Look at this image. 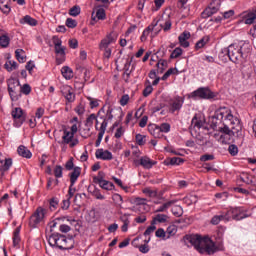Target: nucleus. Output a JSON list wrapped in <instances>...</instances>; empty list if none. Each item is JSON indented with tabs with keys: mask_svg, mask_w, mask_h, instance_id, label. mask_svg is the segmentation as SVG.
I'll list each match as a JSON object with an SVG mask.
<instances>
[{
	"mask_svg": "<svg viewBox=\"0 0 256 256\" xmlns=\"http://www.w3.org/2000/svg\"><path fill=\"white\" fill-rule=\"evenodd\" d=\"M210 127L214 131H219L228 137H243V125L241 120L233 116L231 109L220 107L214 112V115L209 117Z\"/></svg>",
	"mask_w": 256,
	"mask_h": 256,
	"instance_id": "nucleus-1",
	"label": "nucleus"
},
{
	"mask_svg": "<svg viewBox=\"0 0 256 256\" xmlns=\"http://www.w3.org/2000/svg\"><path fill=\"white\" fill-rule=\"evenodd\" d=\"M184 242L186 245L190 244V247H194L201 255L205 253L207 255H215L217 251H223V245L217 246L209 237L203 238L198 234L185 235Z\"/></svg>",
	"mask_w": 256,
	"mask_h": 256,
	"instance_id": "nucleus-2",
	"label": "nucleus"
},
{
	"mask_svg": "<svg viewBox=\"0 0 256 256\" xmlns=\"http://www.w3.org/2000/svg\"><path fill=\"white\" fill-rule=\"evenodd\" d=\"M222 55H227L232 63H243L251 53V44L243 42L242 44H230L222 49Z\"/></svg>",
	"mask_w": 256,
	"mask_h": 256,
	"instance_id": "nucleus-3",
	"label": "nucleus"
},
{
	"mask_svg": "<svg viewBox=\"0 0 256 256\" xmlns=\"http://www.w3.org/2000/svg\"><path fill=\"white\" fill-rule=\"evenodd\" d=\"M220 221H231L233 219L234 221H241V219H247L249 217V214H247V211L243 207H235L230 208L226 212H223L222 214L218 215Z\"/></svg>",
	"mask_w": 256,
	"mask_h": 256,
	"instance_id": "nucleus-4",
	"label": "nucleus"
},
{
	"mask_svg": "<svg viewBox=\"0 0 256 256\" xmlns=\"http://www.w3.org/2000/svg\"><path fill=\"white\" fill-rule=\"evenodd\" d=\"M115 41H117V36H115L113 32L107 34L106 37L100 41L99 49L100 51H104L103 57L105 59L111 58L112 50L109 48V46L112 43H115Z\"/></svg>",
	"mask_w": 256,
	"mask_h": 256,
	"instance_id": "nucleus-5",
	"label": "nucleus"
},
{
	"mask_svg": "<svg viewBox=\"0 0 256 256\" xmlns=\"http://www.w3.org/2000/svg\"><path fill=\"white\" fill-rule=\"evenodd\" d=\"M7 86H8V93L11 98V101H19V99H21V92H20L21 82L19 81V79H16V78L8 79Z\"/></svg>",
	"mask_w": 256,
	"mask_h": 256,
	"instance_id": "nucleus-6",
	"label": "nucleus"
},
{
	"mask_svg": "<svg viewBox=\"0 0 256 256\" xmlns=\"http://www.w3.org/2000/svg\"><path fill=\"white\" fill-rule=\"evenodd\" d=\"M192 99H215L217 94L207 87H201L191 93Z\"/></svg>",
	"mask_w": 256,
	"mask_h": 256,
	"instance_id": "nucleus-7",
	"label": "nucleus"
},
{
	"mask_svg": "<svg viewBox=\"0 0 256 256\" xmlns=\"http://www.w3.org/2000/svg\"><path fill=\"white\" fill-rule=\"evenodd\" d=\"M81 177V167L74 168V171L69 174L70 178V186L68 190L67 199H73V196L75 195V191H77L75 187V183H77V179Z\"/></svg>",
	"mask_w": 256,
	"mask_h": 256,
	"instance_id": "nucleus-8",
	"label": "nucleus"
},
{
	"mask_svg": "<svg viewBox=\"0 0 256 256\" xmlns=\"http://www.w3.org/2000/svg\"><path fill=\"white\" fill-rule=\"evenodd\" d=\"M45 219V209L43 207H38L36 211L30 217L29 225L32 229H36L37 225Z\"/></svg>",
	"mask_w": 256,
	"mask_h": 256,
	"instance_id": "nucleus-9",
	"label": "nucleus"
},
{
	"mask_svg": "<svg viewBox=\"0 0 256 256\" xmlns=\"http://www.w3.org/2000/svg\"><path fill=\"white\" fill-rule=\"evenodd\" d=\"M53 43H54L55 53L60 57V58L59 57L56 58V63L57 65H61V63L65 61V46L61 45L63 41H61V39L59 38H54Z\"/></svg>",
	"mask_w": 256,
	"mask_h": 256,
	"instance_id": "nucleus-10",
	"label": "nucleus"
},
{
	"mask_svg": "<svg viewBox=\"0 0 256 256\" xmlns=\"http://www.w3.org/2000/svg\"><path fill=\"white\" fill-rule=\"evenodd\" d=\"M63 241H65V236L61 234H52L48 243L51 247H58V249H70L71 246H63Z\"/></svg>",
	"mask_w": 256,
	"mask_h": 256,
	"instance_id": "nucleus-11",
	"label": "nucleus"
},
{
	"mask_svg": "<svg viewBox=\"0 0 256 256\" xmlns=\"http://www.w3.org/2000/svg\"><path fill=\"white\" fill-rule=\"evenodd\" d=\"M11 115L14 119V127H21L25 123L26 116L22 108H15L12 110Z\"/></svg>",
	"mask_w": 256,
	"mask_h": 256,
	"instance_id": "nucleus-12",
	"label": "nucleus"
},
{
	"mask_svg": "<svg viewBox=\"0 0 256 256\" xmlns=\"http://www.w3.org/2000/svg\"><path fill=\"white\" fill-rule=\"evenodd\" d=\"M183 103H185V98L181 96H176L169 102V111L170 113H175V111H181L183 107Z\"/></svg>",
	"mask_w": 256,
	"mask_h": 256,
	"instance_id": "nucleus-13",
	"label": "nucleus"
},
{
	"mask_svg": "<svg viewBox=\"0 0 256 256\" xmlns=\"http://www.w3.org/2000/svg\"><path fill=\"white\" fill-rule=\"evenodd\" d=\"M134 165L136 167H143L144 169H153V165H157V162L151 160V158L144 156L141 157L140 160H134Z\"/></svg>",
	"mask_w": 256,
	"mask_h": 256,
	"instance_id": "nucleus-14",
	"label": "nucleus"
},
{
	"mask_svg": "<svg viewBox=\"0 0 256 256\" xmlns=\"http://www.w3.org/2000/svg\"><path fill=\"white\" fill-rule=\"evenodd\" d=\"M106 18H107V15L105 14V9L98 8L96 10V14L95 12H92V16H91L92 21L90 22V24L95 25V23H97V20L105 21Z\"/></svg>",
	"mask_w": 256,
	"mask_h": 256,
	"instance_id": "nucleus-15",
	"label": "nucleus"
},
{
	"mask_svg": "<svg viewBox=\"0 0 256 256\" xmlns=\"http://www.w3.org/2000/svg\"><path fill=\"white\" fill-rule=\"evenodd\" d=\"M61 93L68 103H73L75 101V93H73V88H71V86H64Z\"/></svg>",
	"mask_w": 256,
	"mask_h": 256,
	"instance_id": "nucleus-16",
	"label": "nucleus"
},
{
	"mask_svg": "<svg viewBox=\"0 0 256 256\" xmlns=\"http://www.w3.org/2000/svg\"><path fill=\"white\" fill-rule=\"evenodd\" d=\"M96 159H102V161H111L113 159V153L109 150L98 149L95 152Z\"/></svg>",
	"mask_w": 256,
	"mask_h": 256,
	"instance_id": "nucleus-17",
	"label": "nucleus"
},
{
	"mask_svg": "<svg viewBox=\"0 0 256 256\" xmlns=\"http://www.w3.org/2000/svg\"><path fill=\"white\" fill-rule=\"evenodd\" d=\"M189 39H191V32L189 31L182 32L178 37L180 46L183 47L184 49H187V47H189Z\"/></svg>",
	"mask_w": 256,
	"mask_h": 256,
	"instance_id": "nucleus-18",
	"label": "nucleus"
},
{
	"mask_svg": "<svg viewBox=\"0 0 256 256\" xmlns=\"http://www.w3.org/2000/svg\"><path fill=\"white\" fill-rule=\"evenodd\" d=\"M242 19L245 25H253L256 19V10H253L251 12H243Z\"/></svg>",
	"mask_w": 256,
	"mask_h": 256,
	"instance_id": "nucleus-19",
	"label": "nucleus"
},
{
	"mask_svg": "<svg viewBox=\"0 0 256 256\" xmlns=\"http://www.w3.org/2000/svg\"><path fill=\"white\" fill-rule=\"evenodd\" d=\"M105 131H107V119L104 118L103 122L101 123V126L99 128L98 138L96 140V147H99L101 145V141H103V135H105Z\"/></svg>",
	"mask_w": 256,
	"mask_h": 256,
	"instance_id": "nucleus-20",
	"label": "nucleus"
},
{
	"mask_svg": "<svg viewBox=\"0 0 256 256\" xmlns=\"http://www.w3.org/2000/svg\"><path fill=\"white\" fill-rule=\"evenodd\" d=\"M18 155L20 157H24V159H31L33 157V153H31V150L24 145H20L17 149Z\"/></svg>",
	"mask_w": 256,
	"mask_h": 256,
	"instance_id": "nucleus-21",
	"label": "nucleus"
},
{
	"mask_svg": "<svg viewBox=\"0 0 256 256\" xmlns=\"http://www.w3.org/2000/svg\"><path fill=\"white\" fill-rule=\"evenodd\" d=\"M205 125V122L201 119V116L194 115L191 121L190 129H201Z\"/></svg>",
	"mask_w": 256,
	"mask_h": 256,
	"instance_id": "nucleus-22",
	"label": "nucleus"
},
{
	"mask_svg": "<svg viewBox=\"0 0 256 256\" xmlns=\"http://www.w3.org/2000/svg\"><path fill=\"white\" fill-rule=\"evenodd\" d=\"M37 23V19L31 17L30 15H26L22 19H20L21 25H30V27H37Z\"/></svg>",
	"mask_w": 256,
	"mask_h": 256,
	"instance_id": "nucleus-23",
	"label": "nucleus"
},
{
	"mask_svg": "<svg viewBox=\"0 0 256 256\" xmlns=\"http://www.w3.org/2000/svg\"><path fill=\"white\" fill-rule=\"evenodd\" d=\"M0 10L4 15L11 13V0H0Z\"/></svg>",
	"mask_w": 256,
	"mask_h": 256,
	"instance_id": "nucleus-24",
	"label": "nucleus"
},
{
	"mask_svg": "<svg viewBox=\"0 0 256 256\" xmlns=\"http://www.w3.org/2000/svg\"><path fill=\"white\" fill-rule=\"evenodd\" d=\"M11 165H13V159L11 158L0 160V171L3 173H5V171H9V169H11Z\"/></svg>",
	"mask_w": 256,
	"mask_h": 256,
	"instance_id": "nucleus-25",
	"label": "nucleus"
},
{
	"mask_svg": "<svg viewBox=\"0 0 256 256\" xmlns=\"http://www.w3.org/2000/svg\"><path fill=\"white\" fill-rule=\"evenodd\" d=\"M75 136L71 133V131L64 129L63 130V136H62V144L63 145H69L71 141H73Z\"/></svg>",
	"mask_w": 256,
	"mask_h": 256,
	"instance_id": "nucleus-26",
	"label": "nucleus"
},
{
	"mask_svg": "<svg viewBox=\"0 0 256 256\" xmlns=\"http://www.w3.org/2000/svg\"><path fill=\"white\" fill-rule=\"evenodd\" d=\"M88 192L91 193L93 197H95L96 199H99L100 201H103V199H105V196L101 194V190H99V188L95 186H89Z\"/></svg>",
	"mask_w": 256,
	"mask_h": 256,
	"instance_id": "nucleus-27",
	"label": "nucleus"
},
{
	"mask_svg": "<svg viewBox=\"0 0 256 256\" xmlns=\"http://www.w3.org/2000/svg\"><path fill=\"white\" fill-rule=\"evenodd\" d=\"M98 182V185L101 187V189H105V191H113V189H115V184L112 182L107 180H98Z\"/></svg>",
	"mask_w": 256,
	"mask_h": 256,
	"instance_id": "nucleus-28",
	"label": "nucleus"
},
{
	"mask_svg": "<svg viewBox=\"0 0 256 256\" xmlns=\"http://www.w3.org/2000/svg\"><path fill=\"white\" fill-rule=\"evenodd\" d=\"M133 203L139 207V209H144V211H147L148 207L147 206V199L145 198H140L136 197L134 198Z\"/></svg>",
	"mask_w": 256,
	"mask_h": 256,
	"instance_id": "nucleus-29",
	"label": "nucleus"
},
{
	"mask_svg": "<svg viewBox=\"0 0 256 256\" xmlns=\"http://www.w3.org/2000/svg\"><path fill=\"white\" fill-rule=\"evenodd\" d=\"M156 67H157V73H163V71H165V69H167V67H169V64L167 63V60L160 59L156 63Z\"/></svg>",
	"mask_w": 256,
	"mask_h": 256,
	"instance_id": "nucleus-30",
	"label": "nucleus"
},
{
	"mask_svg": "<svg viewBox=\"0 0 256 256\" xmlns=\"http://www.w3.org/2000/svg\"><path fill=\"white\" fill-rule=\"evenodd\" d=\"M210 37L209 36H204L202 37L196 44H195V50L199 51V49H203V47L209 43L210 41Z\"/></svg>",
	"mask_w": 256,
	"mask_h": 256,
	"instance_id": "nucleus-31",
	"label": "nucleus"
},
{
	"mask_svg": "<svg viewBox=\"0 0 256 256\" xmlns=\"http://www.w3.org/2000/svg\"><path fill=\"white\" fill-rule=\"evenodd\" d=\"M148 129H149V132L151 133V135H153V137H155V139H159V138L163 137V134H162L161 130L159 129V126L154 125V127L151 126Z\"/></svg>",
	"mask_w": 256,
	"mask_h": 256,
	"instance_id": "nucleus-32",
	"label": "nucleus"
},
{
	"mask_svg": "<svg viewBox=\"0 0 256 256\" xmlns=\"http://www.w3.org/2000/svg\"><path fill=\"white\" fill-rule=\"evenodd\" d=\"M20 233H21V226H18L14 230V234H13V245H14V247H17V245H19V243H21V236H19Z\"/></svg>",
	"mask_w": 256,
	"mask_h": 256,
	"instance_id": "nucleus-33",
	"label": "nucleus"
},
{
	"mask_svg": "<svg viewBox=\"0 0 256 256\" xmlns=\"http://www.w3.org/2000/svg\"><path fill=\"white\" fill-rule=\"evenodd\" d=\"M9 43H11V38H9V35L7 34L0 35V47L7 49V47H9Z\"/></svg>",
	"mask_w": 256,
	"mask_h": 256,
	"instance_id": "nucleus-34",
	"label": "nucleus"
},
{
	"mask_svg": "<svg viewBox=\"0 0 256 256\" xmlns=\"http://www.w3.org/2000/svg\"><path fill=\"white\" fill-rule=\"evenodd\" d=\"M184 162H185V160H183V158H179V157L169 158L164 161L165 165H181V163H184Z\"/></svg>",
	"mask_w": 256,
	"mask_h": 256,
	"instance_id": "nucleus-35",
	"label": "nucleus"
},
{
	"mask_svg": "<svg viewBox=\"0 0 256 256\" xmlns=\"http://www.w3.org/2000/svg\"><path fill=\"white\" fill-rule=\"evenodd\" d=\"M152 225H157V223H167V215L165 214H157L153 219H152Z\"/></svg>",
	"mask_w": 256,
	"mask_h": 256,
	"instance_id": "nucleus-36",
	"label": "nucleus"
},
{
	"mask_svg": "<svg viewBox=\"0 0 256 256\" xmlns=\"http://www.w3.org/2000/svg\"><path fill=\"white\" fill-rule=\"evenodd\" d=\"M175 203H177V200H170V201L164 203L162 206H160L156 210V213H163V212L167 211V209H169V207H171V205H175Z\"/></svg>",
	"mask_w": 256,
	"mask_h": 256,
	"instance_id": "nucleus-37",
	"label": "nucleus"
},
{
	"mask_svg": "<svg viewBox=\"0 0 256 256\" xmlns=\"http://www.w3.org/2000/svg\"><path fill=\"white\" fill-rule=\"evenodd\" d=\"M62 245L63 247H70V248H65V249H60V251H69L71 249H73V247H75V240H73L72 238L70 239H66L64 241H62Z\"/></svg>",
	"mask_w": 256,
	"mask_h": 256,
	"instance_id": "nucleus-38",
	"label": "nucleus"
},
{
	"mask_svg": "<svg viewBox=\"0 0 256 256\" xmlns=\"http://www.w3.org/2000/svg\"><path fill=\"white\" fill-rule=\"evenodd\" d=\"M61 73L66 79H73V69L69 68V66L62 67Z\"/></svg>",
	"mask_w": 256,
	"mask_h": 256,
	"instance_id": "nucleus-39",
	"label": "nucleus"
},
{
	"mask_svg": "<svg viewBox=\"0 0 256 256\" xmlns=\"http://www.w3.org/2000/svg\"><path fill=\"white\" fill-rule=\"evenodd\" d=\"M68 15L71 17H79L81 15V6L74 5L72 8L69 9Z\"/></svg>",
	"mask_w": 256,
	"mask_h": 256,
	"instance_id": "nucleus-40",
	"label": "nucleus"
},
{
	"mask_svg": "<svg viewBox=\"0 0 256 256\" xmlns=\"http://www.w3.org/2000/svg\"><path fill=\"white\" fill-rule=\"evenodd\" d=\"M177 234V226L175 225H170L166 229V239H171L174 235Z\"/></svg>",
	"mask_w": 256,
	"mask_h": 256,
	"instance_id": "nucleus-41",
	"label": "nucleus"
},
{
	"mask_svg": "<svg viewBox=\"0 0 256 256\" xmlns=\"http://www.w3.org/2000/svg\"><path fill=\"white\" fill-rule=\"evenodd\" d=\"M24 53L25 51H23V49H17L15 51L16 59L19 61V63H25V61H27V58L23 56Z\"/></svg>",
	"mask_w": 256,
	"mask_h": 256,
	"instance_id": "nucleus-42",
	"label": "nucleus"
},
{
	"mask_svg": "<svg viewBox=\"0 0 256 256\" xmlns=\"http://www.w3.org/2000/svg\"><path fill=\"white\" fill-rule=\"evenodd\" d=\"M178 70L177 68H170L168 69V71L162 76V81H167V79H169V77H171V75H177Z\"/></svg>",
	"mask_w": 256,
	"mask_h": 256,
	"instance_id": "nucleus-43",
	"label": "nucleus"
},
{
	"mask_svg": "<svg viewBox=\"0 0 256 256\" xmlns=\"http://www.w3.org/2000/svg\"><path fill=\"white\" fill-rule=\"evenodd\" d=\"M74 159L73 157H71L66 163H65V169L66 171H75L76 167H79V166H75V164L73 163Z\"/></svg>",
	"mask_w": 256,
	"mask_h": 256,
	"instance_id": "nucleus-44",
	"label": "nucleus"
},
{
	"mask_svg": "<svg viewBox=\"0 0 256 256\" xmlns=\"http://www.w3.org/2000/svg\"><path fill=\"white\" fill-rule=\"evenodd\" d=\"M4 67L9 72L15 71V69H17V62L9 60L5 63Z\"/></svg>",
	"mask_w": 256,
	"mask_h": 256,
	"instance_id": "nucleus-45",
	"label": "nucleus"
},
{
	"mask_svg": "<svg viewBox=\"0 0 256 256\" xmlns=\"http://www.w3.org/2000/svg\"><path fill=\"white\" fill-rule=\"evenodd\" d=\"M54 176L56 177V179H61V177H63V166H61V165L55 166Z\"/></svg>",
	"mask_w": 256,
	"mask_h": 256,
	"instance_id": "nucleus-46",
	"label": "nucleus"
},
{
	"mask_svg": "<svg viewBox=\"0 0 256 256\" xmlns=\"http://www.w3.org/2000/svg\"><path fill=\"white\" fill-rule=\"evenodd\" d=\"M181 55H183V49L177 47L172 51L170 59H177L178 57H181Z\"/></svg>",
	"mask_w": 256,
	"mask_h": 256,
	"instance_id": "nucleus-47",
	"label": "nucleus"
},
{
	"mask_svg": "<svg viewBox=\"0 0 256 256\" xmlns=\"http://www.w3.org/2000/svg\"><path fill=\"white\" fill-rule=\"evenodd\" d=\"M121 220L123 221V225L121 227L123 233H127L128 227H129V218H127V214H124V216L121 217Z\"/></svg>",
	"mask_w": 256,
	"mask_h": 256,
	"instance_id": "nucleus-48",
	"label": "nucleus"
},
{
	"mask_svg": "<svg viewBox=\"0 0 256 256\" xmlns=\"http://www.w3.org/2000/svg\"><path fill=\"white\" fill-rule=\"evenodd\" d=\"M228 152L230 153V155H231L232 157H235V156L238 155V153H239V148L237 147V145L231 144V145H229V147H228Z\"/></svg>",
	"mask_w": 256,
	"mask_h": 256,
	"instance_id": "nucleus-49",
	"label": "nucleus"
},
{
	"mask_svg": "<svg viewBox=\"0 0 256 256\" xmlns=\"http://www.w3.org/2000/svg\"><path fill=\"white\" fill-rule=\"evenodd\" d=\"M155 236L160 238V239H164L167 240V232L163 229V228H159L156 232H155Z\"/></svg>",
	"mask_w": 256,
	"mask_h": 256,
	"instance_id": "nucleus-50",
	"label": "nucleus"
},
{
	"mask_svg": "<svg viewBox=\"0 0 256 256\" xmlns=\"http://www.w3.org/2000/svg\"><path fill=\"white\" fill-rule=\"evenodd\" d=\"M240 179L243 183H246V185H251V183H253V180H251V176H249V174L247 173H242Z\"/></svg>",
	"mask_w": 256,
	"mask_h": 256,
	"instance_id": "nucleus-51",
	"label": "nucleus"
},
{
	"mask_svg": "<svg viewBox=\"0 0 256 256\" xmlns=\"http://www.w3.org/2000/svg\"><path fill=\"white\" fill-rule=\"evenodd\" d=\"M97 119V115L90 114L88 118L86 119L85 126L86 127H93V121Z\"/></svg>",
	"mask_w": 256,
	"mask_h": 256,
	"instance_id": "nucleus-52",
	"label": "nucleus"
},
{
	"mask_svg": "<svg viewBox=\"0 0 256 256\" xmlns=\"http://www.w3.org/2000/svg\"><path fill=\"white\" fill-rule=\"evenodd\" d=\"M65 24L69 29H75V27H77V20L73 18H67Z\"/></svg>",
	"mask_w": 256,
	"mask_h": 256,
	"instance_id": "nucleus-53",
	"label": "nucleus"
},
{
	"mask_svg": "<svg viewBox=\"0 0 256 256\" xmlns=\"http://www.w3.org/2000/svg\"><path fill=\"white\" fill-rule=\"evenodd\" d=\"M158 129H160L161 133H169V131H171V124L162 123L160 126H158Z\"/></svg>",
	"mask_w": 256,
	"mask_h": 256,
	"instance_id": "nucleus-54",
	"label": "nucleus"
},
{
	"mask_svg": "<svg viewBox=\"0 0 256 256\" xmlns=\"http://www.w3.org/2000/svg\"><path fill=\"white\" fill-rule=\"evenodd\" d=\"M49 205H50L51 211L57 209V207H59V199L56 197H53L52 199H50Z\"/></svg>",
	"mask_w": 256,
	"mask_h": 256,
	"instance_id": "nucleus-55",
	"label": "nucleus"
},
{
	"mask_svg": "<svg viewBox=\"0 0 256 256\" xmlns=\"http://www.w3.org/2000/svg\"><path fill=\"white\" fill-rule=\"evenodd\" d=\"M23 95H29L31 93V85L29 84H24L23 86L20 87V94Z\"/></svg>",
	"mask_w": 256,
	"mask_h": 256,
	"instance_id": "nucleus-56",
	"label": "nucleus"
},
{
	"mask_svg": "<svg viewBox=\"0 0 256 256\" xmlns=\"http://www.w3.org/2000/svg\"><path fill=\"white\" fill-rule=\"evenodd\" d=\"M172 213L175 217H181V215H183V208H181V206H174L172 208Z\"/></svg>",
	"mask_w": 256,
	"mask_h": 256,
	"instance_id": "nucleus-57",
	"label": "nucleus"
},
{
	"mask_svg": "<svg viewBox=\"0 0 256 256\" xmlns=\"http://www.w3.org/2000/svg\"><path fill=\"white\" fill-rule=\"evenodd\" d=\"M99 181H105V172L100 171L98 172V176L93 178V182L99 184Z\"/></svg>",
	"mask_w": 256,
	"mask_h": 256,
	"instance_id": "nucleus-58",
	"label": "nucleus"
},
{
	"mask_svg": "<svg viewBox=\"0 0 256 256\" xmlns=\"http://www.w3.org/2000/svg\"><path fill=\"white\" fill-rule=\"evenodd\" d=\"M213 15V12L210 7H207L202 13L201 17L202 19H209Z\"/></svg>",
	"mask_w": 256,
	"mask_h": 256,
	"instance_id": "nucleus-59",
	"label": "nucleus"
},
{
	"mask_svg": "<svg viewBox=\"0 0 256 256\" xmlns=\"http://www.w3.org/2000/svg\"><path fill=\"white\" fill-rule=\"evenodd\" d=\"M215 159V155L213 154H204L200 157V161L205 163L206 161H213Z\"/></svg>",
	"mask_w": 256,
	"mask_h": 256,
	"instance_id": "nucleus-60",
	"label": "nucleus"
},
{
	"mask_svg": "<svg viewBox=\"0 0 256 256\" xmlns=\"http://www.w3.org/2000/svg\"><path fill=\"white\" fill-rule=\"evenodd\" d=\"M135 139H136L137 145H140V146L145 145V135L136 134Z\"/></svg>",
	"mask_w": 256,
	"mask_h": 256,
	"instance_id": "nucleus-61",
	"label": "nucleus"
},
{
	"mask_svg": "<svg viewBox=\"0 0 256 256\" xmlns=\"http://www.w3.org/2000/svg\"><path fill=\"white\" fill-rule=\"evenodd\" d=\"M153 93V86L147 85L143 90V97H149Z\"/></svg>",
	"mask_w": 256,
	"mask_h": 256,
	"instance_id": "nucleus-62",
	"label": "nucleus"
},
{
	"mask_svg": "<svg viewBox=\"0 0 256 256\" xmlns=\"http://www.w3.org/2000/svg\"><path fill=\"white\" fill-rule=\"evenodd\" d=\"M75 112L77 113V115H83L85 113V104L80 103L76 108H75Z\"/></svg>",
	"mask_w": 256,
	"mask_h": 256,
	"instance_id": "nucleus-63",
	"label": "nucleus"
},
{
	"mask_svg": "<svg viewBox=\"0 0 256 256\" xmlns=\"http://www.w3.org/2000/svg\"><path fill=\"white\" fill-rule=\"evenodd\" d=\"M143 193H145V195H149L150 197H157V190H151L149 188H145L143 190Z\"/></svg>",
	"mask_w": 256,
	"mask_h": 256,
	"instance_id": "nucleus-64",
	"label": "nucleus"
}]
</instances>
